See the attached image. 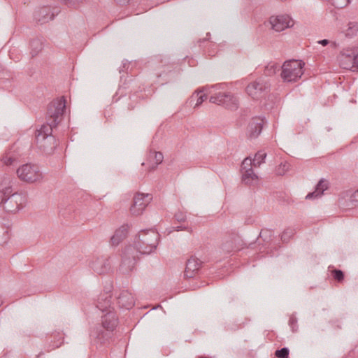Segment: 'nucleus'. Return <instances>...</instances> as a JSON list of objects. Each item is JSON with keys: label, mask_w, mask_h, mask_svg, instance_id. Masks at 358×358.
Wrapping results in <instances>:
<instances>
[{"label": "nucleus", "mask_w": 358, "mask_h": 358, "mask_svg": "<svg viewBox=\"0 0 358 358\" xmlns=\"http://www.w3.org/2000/svg\"><path fill=\"white\" fill-rule=\"evenodd\" d=\"M210 103L225 107L229 110L238 108V99L231 92H218L210 96Z\"/></svg>", "instance_id": "nucleus-7"}, {"label": "nucleus", "mask_w": 358, "mask_h": 358, "mask_svg": "<svg viewBox=\"0 0 358 358\" xmlns=\"http://www.w3.org/2000/svg\"><path fill=\"white\" fill-rule=\"evenodd\" d=\"M15 161H16V159L12 156L6 155L3 157V159H2V162H3V164H6V166L12 165Z\"/></svg>", "instance_id": "nucleus-38"}, {"label": "nucleus", "mask_w": 358, "mask_h": 358, "mask_svg": "<svg viewBox=\"0 0 358 358\" xmlns=\"http://www.w3.org/2000/svg\"><path fill=\"white\" fill-rule=\"evenodd\" d=\"M84 1L85 0H62L64 5L72 8H78Z\"/></svg>", "instance_id": "nucleus-30"}, {"label": "nucleus", "mask_w": 358, "mask_h": 358, "mask_svg": "<svg viewBox=\"0 0 358 358\" xmlns=\"http://www.w3.org/2000/svg\"><path fill=\"white\" fill-rule=\"evenodd\" d=\"M157 244L158 233L156 231L141 230L134 241V246L128 245L127 248L131 247L141 255H149L156 249Z\"/></svg>", "instance_id": "nucleus-4"}, {"label": "nucleus", "mask_w": 358, "mask_h": 358, "mask_svg": "<svg viewBox=\"0 0 358 358\" xmlns=\"http://www.w3.org/2000/svg\"><path fill=\"white\" fill-rule=\"evenodd\" d=\"M66 110V100L62 97L50 103L47 106V124L35 131V143L38 149L46 155L54 152L56 148L55 138L51 131L61 120Z\"/></svg>", "instance_id": "nucleus-1"}, {"label": "nucleus", "mask_w": 358, "mask_h": 358, "mask_svg": "<svg viewBox=\"0 0 358 358\" xmlns=\"http://www.w3.org/2000/svg\"><path fill=\"white\" fill-rule=\"evenodd\" d=\"M270 24L275 31L280 32L286 28L292 26V20L287 15H278L270 17Z\"/></svg>", "instance_id": "nucleus-13"}, {"label": "nucleus", "mask_w": 358, "mask_h": 358, "mask_svg": "<svg viewBox=\"0 0 358 358\" xmlns=\"http://www.w3.org/2000/svg\"><path fill=\"white\" fill-rule=\"evenodd\" d=\"M174 219H176V222L182 223L185 221V215L182 212H176V215H174Z\"/></svg>", "instance_id": "nucleus-39"}, {"label": "nucleus", "mask_w": 358, "mask_h": 358, "mask_svg": "<svg viewBox=\"0 0 358 358\" xmlns=\"http://www.w3.org/2000/svg\"><path fill=\"white\" fill-rule=\"evenodd\" d=\"M59 10L57 8H52L49 6H44L34 13L35 21L38 22L40 24L48 22L52 20L54 17L57 15Z\"/></svg>", "instance_id": "nucleus-12"}, {"label": "nucleus", "mask_w": 358, "mask_h": 358, "mask_svg": "<svg viewBox=\"0 0 358 358\" xmlns=\"http://www.w3.org/2000/svg\"><path fill=\"white\" fill-rule=\"evenodd\" d=\"M304 63L301 60H287L281 66V78L285 83H294L301 78Z\"/></svg>", "instance_id": "nucleus-5"}, {"label": "nucleus", "mask_w": 358, "mask_h": 358, "mask_svg": "<svg viewBox=\"0 0 358 358\" xmlns=\"http://www.w3.org/2000/svg\"><path fill=\"white\" fill-rule=\"evenodd\" d=\"M289 327L293 332H296V331H297V319L294 315H290Z\"/></svg>", "instance_id": "nucleus-37"}, {"label": "nucleus", "mask_w": 358, "mask_h": 358, "mask_svg": "<svg viewBox=\"0 0 358 358\" xmlns=\"http://www.w3.org/2000/svg\"><path fill=\"white\" fill-rule=\"evenodd\" d=\"M206 36H209V33H207V34H206Z\"/></svg>", "instance_id": "nucleus-43"}, {"label": "nucleus", "mask_w": 358, "mask_h": 358, "mask_svg": "<svg viewBox=\"0 0 358 358\" xmlns=\"http://www.w3.org/2000/svg\"><path fill=\"white\" fill-rule=\"evenodd\" d=\"M206 40H207V38H203V39H199V41H198V43H199V44H200V43H203V42L206 41Z\"/></svg>", "instance_id": "nucleus-42"}, {"label": "nucleus", "mask_w": 358, "mask_h": 358, "mask_svg": "<svg viewBox=\"0 0 358 358\" xmlns=\"http://www.w3.org/2000/svg\"><path fill=\"white\" fill-rule=\"evenodd\" d=\"M266 157V154L262 151H258L255 155L254 159H251V166L258 167L264 162V159Z\"/></svg>", "instance_id": "nucleus-26"}, {"label": "nucleus", "mask_w": 358, "mask_h": 358, "mask_svg": "<svg viewBox=\"0 0 358 358\" xmlns=\"http://www.w3.org/2000/svg\"><path fill=\"white\" fill-rule=\"evenodd\" d=\"M42 50V41L38 38H34L31 41V54L34 57Z\"/></svg>", "instance_id": "nucleus-23"}, {"label": "nucleus", "mask_w": 358, "mask_h": 358, "mask_svg": "<svg viewBox=\"0 0 358 358\" xmlns=\"http://www.w3.org/2000/svg\"><path fill=\"white\" fill-rule=\"evenodd\" d=\"M222 88L223 84L220 83L213 85L211 87H204L201 90H198L192 94L191 98L188 99V104H189V106L194 104V108H196L200 106L201 104L203 103L204 100L207 99V95H206V94L201 96L199 95L201 92H207L209 89L222 90Z\"/></svg>", "instance_id": "nucleus-11"}, {"label": "nucleus", "mask_w": 358, "mask_h": 358, "mask_svg": "<svg viewBox=\"0 0 358 358\" xmlns=\"http://www.w3.org/2000/svg\"><path fill=\"white\" fill-rule=\"evenodd\" d=\"M280 66H278V64L274 62H270L266 65V69H264V74L267 76H271L275 75V72H277Z\"/></svg>", "instance_id": "nucleus-28"}, {"label": "nucleus", "mask_w": 358, "mask_h": 358, "mask_svg": "<svg viewBox=\"0 0 358 358\" xmlns=\"http://www.w3.org/2000/svg\"><path fill=\"white\" fill-rule=\"evenodd\" d=\"M120 5H126L129 3V0H115Z\"/></svg>", "instance_id": "nucleus-41"}, {"label": "nucleus", "mask_w": 358, "mask_h": 358, "mask_svg": "<svg viewBox=\"0 0 358 358\" xmlns=\"http://www.w3.org/2000/svg\"><path fill=\"white\" fill-rule=\"evenodd\" d=\"M317 43L320 44L322 46H331L332 48H336V43L334 41L330 42L328 39H320L317 41Z\"/></svg>", "instance_id": "nucleus-34"}, {"label": "nucleus", "mask_w": 358, "mask_h": 358, "mask_svg": "<svg viewBox=\"0 0 358 358\" xmlns=\"http://www.w3.org/2000/svg\"><path fill=\"white\" fill-rule=\"evenodd\" d=\"M128 229L129 226L122 225L121 227L115 231V234H113V236H111V238H110V243H111V245L113 246L118 245V244L126 238Z\"/></svg>", "instance_id": "nucleus-21"}, {"label": "nucleus", "mask_w": 358, "mask_h": 358, "mask_svg": "<svg viewBox=\"0 0 358 358\" xmlns=\"http://www.w3.org/2000/svg\"><path fill=\"white\" fill-rule=\"evenodd\" d=\"M201 264L202 262L196 257H192L188 259L187 262H186V268H185V272H183V276L186 279L194 278L199 274Z\"/></svg>", "instance_id": "nucleus-15"}, {"label": "nucleus", "mask_w": 358, "mask_h": 358, "mask_svg": "<svg viewBox=\"0 0 358 358\" xmlns=\"http://www.w3.org/2000/svg\"><path fill=\"white\" fill-rule=\"evenodd\" d=\"M340 206L345 209L354 208L358 206V190L353 191L348 194L347 199L339 200Z\"/></svg>", "instance_id": "nucleus-20"}, {"label": "nucleus", "mask_w": 358, "mask_h": 358, "mask_svg": "<svg viewBox=\"0 0 358 358\" xmlns=\"http://www.w3.org/2000/svg\"><path fill=\"white\" fill-rule=\"evenodd\" d=\"M90 267H91V269H92L94 273L98 275H101L110 271V264L108 258L101 256L92 260V262L90 263Z\"/></svg>", "instance_id": "nucleus-14"}, {"label": "nucleus", "mask_w": 358, "mask_h": 358, "mask_svg": "<svg viewBox=\"0 0 358 358\" xmlns=\"http://www.w3.org/2000/svg\"><path fill=\"white\" fill-rule=\"evenodd\" d=\"M26 202L27 194L24 192H13L10 186L0 189V208L6 213L15 214Z\"/></svg>", "instance_id": "nucleus-3"}, {"label": "nucleus", "mask_w": 358, "mask_h": 358, "mask_svg": "<svg viewBox=\"0 0 358 358\" xmlns=\"http://www.w3.org/2000/svg\"><path fill=\"white\" fill-rule=\"evenodd\" d=\"M272 231L269 229H263L261 231V233H259V238L266 243H268L270 241Z\"/></svg>", "instance_id": "nucleus-31"}, {"label": "nucleus", "mask_w": 358, "mask_h": 358, "mask_svg": "<svg viewBox=\"0 0 358 358\" xmlns=\"http://www.w3.org/2000/svg\"><path fill=\"white\" fill-rule=\"evenodd\" d=\"M20 180L27 183L38 182L42 180V173L38 166L34 164H26L16 170Z\"/></svg>", "instance_id": "nucleus-6"}, {"label": "nucleus", "mask_w": 358, "mask_h": 358, "mask_svg": "<svg viewBox=\"0 0 358 358\" xmlns=\"http://www.w3.org/2000/svg\"><path fill=\"white\" fill-rule=\"evenodd\" d=\"M327 189H328V182L324 179H321L317 182V186H315V190L308 193V194L306 196V199H312L320 196Z\"/></svg>", "instance_id": "nucleus-22"}, {"label": "nucleus", "mask_w": 358, "mask_h": 358, "mask_svg": "<svg viewBox=\"0 0 358 358\" xmlns=\"http://www.w3.org/2000/svg\"><path fill=\"white\" fill-rule=\"evenodd\" d=\"M110 289V286L108 289ZM96 307L101 312L108 311L101 316V324L94 327L91 337L94 338V343L97 346H102L110 341L112 332L118 325V318L113 311L110 310V294L107 290L99 294L96 301Z\"/></svg>", "instance_id": "nucleus-2"}, {"label": "nucleus", "mask_w": 358, "mask_h": 358, "mask_svg": "<svg viewBox=\"0 0 358 358\" xmlns=\"http://www.w3.org/2000/svg\"><path fill=\"white\" fill-rule=\"evenodd\" d=\"M333 278L336 281L341 282L343 280V272L339 269H334L332 271Z\"/></svg>", "instance_id": "nucleus-35"}, {"label": "nucleus", "mask_w": 358, "mask_h": 358, "mask_svg": "<svg viewBox=\"0 0 358 358\" xmlns=\"http://www.w3.org/2000/svg\"><path fill=\"white\" fill-rule=\"evenodd\" d=\"M287 170H289V164L286 162L281 163L278 165V168H276V175L282 176Z\"/></svg>", "instance_id": "nucleus-32"}, {"label": "nucleus", "mask_w": 358, "mask_h": 358, "mask_svg": "<svg viewBox=\"0 0 358 358\" xmlns=\"http://www.w3.org/2000/svg\"><path fill=\"white\" fill-rule=\"evenodd\" d=\"M358 31V23L357 22H350L348 24V29L345 30V36L348 38H352Z\"/></svg>", "instance_id": "nucleus-25"}, {"label": "nucleus", "mask_w": 358, "mask_h": 358, "mask_svg": "<svg viewBox=\"0 0 358 358\" xmlns=\"http://www.w3.org/2000/svg\"><path fill=\"white\" fill-rule=\"evenodd\" d=\"M241 168H242L241 171H242V180L244 184L249 185L252 180L257 179V176L251 168V158L244 159Z\"/></svg>", "instance_id": "nucleus-16"}, {"label": "nucleus", "mask_w": 358, "mask_h": 358, "mask_svg": "<svg viewBox=\"0 0 358 358\" xmlns=\"http://www.w3.org/2000/svg\"><path fill=\"white\" fill-rule=\"evenodd\" d=\"M280 1H284V0H280Z\"/></svg>", "instance_id": "nucleus-44"}, {"label": "nucleus", "mask_w": 358, "mask_h": 358, "mask_svg": "<svg viewBox=\"0 0 358 358\" xmlns=\"http://www.w3.org/2000/svg\"><path fill=\"white\" fill-rule=\"evenodd\" d=\"M264 119L260 117H254L251 119L250 123L248 125V137L250 139L258 138L262 132Z\"/></svg>", "instance_id": "nucleus-17"}, {"label": "nucleus", "mask_w": 358, "mask_h": 358, "mask_svg": "<svg viewBox=\"0 0 358 358\" xmlns=\"http://www.w3.org/2000/svg\"><path fill=\"white\" fill-rule=\"evenodd\" d=\"M294 232H292V229H287L285 231H283V233H282L281 235V240L283 242H286L289 240V238L292 236Z\"/></svg>", "instance_id": "nucleus-36"}, {"label": "nucleus", "mask_w": 358, "mask_h": 358, "mask_svg": "<svg viewBox=\"0 0 358 358\" xmlns=\"http://www.w3.org/2000/svg\"><path fill=\"white\" fill-rule=\"evenodd\" d=\"M328 2L329 4L334 6L337 9H341L347 6L349 3V0H322Z\"/></svg>", "instance_id": "nucleus-29"}, {"label": "nucleus", "mask_w": 358, "mask_h": 358, "mask_svg": "<svg viewBox=\"0 0 358 358\" xmlns=\"http://www.w3.org/2000/svg\"><path fill=\"white\" fill-rule=\"evenodd\" d=\"M149 157L153 158L154 161H155V164H152L149 167V171H154L156 167L162 163L163 161V154H162L161 152H155L153 151L150 152V155H149Z\"/></svg>", "instance_id": "nucleus-24"}, {"label": "nucleus", "mask_w": 358, "mask_h": 358, "mask_svg": "<svg viewBox=\"0 0 358 358\" xmlns=\"http://www.w3.org/2000/svg\"><path fill=\"white\" fill-rule=\"evenodd\" d=\"M236 242H238V236L236 233L224 238L222 245H220V250H222V253L229 255L231 252L236 251Z\"/></svg>", "instance_id": "nucleus-19"}, {"label": "nucleus", "mask_w": 358, "mask_h": 358, "mask_svg": "<svg viewBox=\"0 0 358 358\" xmlns=\"http://www.w3.org/2000/svg\"><path fill=\"white\" fill-rule=\"evenodd\" d=\"M117 304L120 308L129 310L134 306V300L132 294L128 290H122L117 296Z\"/></svg>", "instance_id": "nucleus-18"}, {"label": "nucleus", "mask_w": 358, "mask_h": 358, "mask_svg": "<svg viewBox=\"0 0 358 358\" xmlns=\"http://www.w3.org/2000/svg\"><path fill=\"white\" fill-rule=\"evenodd\" d=\"M270 85L259 78L246 86V93L254 99H259L268 92Z\"/></svg>", "instance_id": "nucleus-9"}, {"label": "nucleus", "mask_w": 358, "mask_h": 358, "mask_svg": "<svg viewBox=\"0 0 358 358\" xmlns=\"http://www.w3.org/2000/svg\"><path fill=\"white\" fill-rule=\"evenodd\" d=\"M172 231H182V230H186L187 231H190V229L185 225H180V226H177V227H172Z\"/></svg>", "instance_id": "nucleus-40"}, {"label": "nucleus", "mask_w": 358, "mask_h": 358, "mask_svg": "<svg viewBox=\"0 0 358 358\" xmlns=\"http://www.w3.org/2000/svg\"><path fill=\"white\" fill-rule=\"evenodd\" d=\"M137 261V252L132 247L125 248L122 252V262L120 265V272L128 275L132 272Z\"/></svg>", "instance_id": "nucleus-8"}, {"label": "nucleus", "mask_w": 358, "mask_h": 358, "mask_svg": "<svg viewBox=\"0 0 358 358\" xmlns=\"http://www.w3.org/2000/svg\"><path fill=\"white\" fill-rule=\"evenodd\" d=\"M8 241V227L0 224V245L6 244Z\"/></svg>", "instance_id": "nucleus-27"}, {"label": "nucleus", "mask_w": 358, "mask_h": 358, "mask_svg": "<svg viewBox=\"0 0 358 358\" xmlns=\"http://www.w3.org/2000/svg\"><path fill=\"white\" fill-rule=\"evenodd\" d=\"M152 198L151 195L142 193H137L134 196L133 205L130 207V212L135 216H138L143 213L146 206H148Z\"/></svg>", "instance_id": "nucleus-10"}, {"label": "nucleus", "mask_w": 358, "mask_h": 358, "mask_svg": "<svg viewBox=\"0 0 358 358\" xmlns=\"http://www.w3.org/2000/svg\"><path fill=\"white\" fill-rule=\"evenodd\" d=\"M275 356L278 358H287L289 357V350L286 348H282L275 352Z\"/></svg>", "instance_id": "nucleus-33"}]
</instances>
